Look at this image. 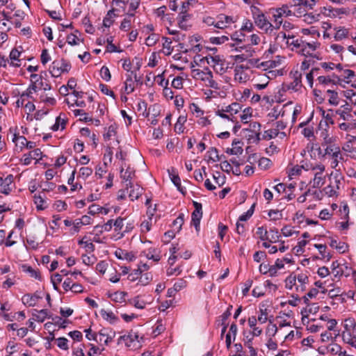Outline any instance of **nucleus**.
Here are the masks:
<instances>
[{
  "instance_id": "412c9836",
  "label": "nucleus",
  "mask_w": 356,
  "mask_h": 356,
  "mask_svg": "<svg viewBox=\"0 0 356 356\" xmlns=\"http://www.w3.org/2000/svg\"><path fill=\"white\" fill-rule=\"evenodd\" d=\"M321 320L324 321L325 324L324 327H326L327 331L331 332L334 336H339L340 334V330L337 329V321L334 318H328L327 316H321Z\"/></svg>"
},
{
  "instance_id": "39448f33",
  "label": "nucleus",
  "mask_w": 356,
  "mask_h": 356,
  "mask_svg": "<svg viewBox=\"0 0 356 356\" xmlns=\"http://www.w3.org/2000/svg\"><path fill=\"white\" fill-rule=\"evenodd\" d=\"M194 64L191 63V76L193 79L203 81L207 87L215 90H220V85L213 80V73L208 67H205L204 70H202L194 68Z\"/></svg>"
},
{
  "instance_id": "b1692460",
  "label": "nucleus",
  "mask_w": 356,
  "mask_h": 356,
  "mask_svg": "<svg viewBox=\"0 0 356 356\" xmlns=\"http://www.w3.org/2000/svg\"><path fill=\"white\" fill-rule=\"evenodd\" d=\"M40 298L41 297L37 293H27L22 296V301L27 307H34Z\"/></svg>"
},
{
  "instance_id": "c03bdc74",
  "label": "nucleus",
  "mask_w": 356,
  "mask_h": 356,
  "mask_svg": "<svg viewBox=\"0 0 356 356\" xmlns=\"http://www.w3.org/2000/svg\"><path fill=\"white\" fill-rule=\"evenodd\" d=\"M331 269L332 273L335 277H341L343 274V270H342L337 261H334L332 263Z\"/></svg>"
},
{
  "instance_id": "79ce46f5",
  "label": "nucleus",
  "mask_w": 356,
  "mask_h": 356,
  "mask_svg": "<svg viewBox=\"0 0 356 356\" xmlns=\"http://www.w3.org/2000/svg\"><path fill=\"white\" fill-rule=\"evenodd\" d=\"M280 238L279 232L277 229H270L268 232L267 240L269 243H276Z\"/></svg>"
},
{
  "instance_id": "473e14b6",
  "label": "nucleus",
  "mask_w": 356,
  "mask_h": 356,
  "mask_svg": "<svg viewBox=\"0 0 356 356\" xmlns=\"http://www.w3.org/2000/svg\"><path fill=\"white\" fill-rule=\"evenodd\" d=\"M237 332V326L236 324H232L229 332L226 335V345L228 348H231L232 341L234 340Z\"/></svg>"
},
{
  "instance_id": "e433bc0d",
  "label": "nucleus",
  "mask_w": 356,
  "mask_h": 356,
  "mask_svg": "<svg viewBox=\"0 0 356 356\" xmlns=\"http://www.w3.org/2000/svg\"><path fill=\"white\" fill-rule=\"evenodd\" d=\"M6 280L1 284V288L8 289L15 284L17 279L15 275L11 274L5 277Z\"/></svg>"
},
{
  "instance_id": "f704fd0d",
  "label": "nucleus",
  "mask_w": 356,
  "mask_h": 356,
  "mask_svg": "<svg viewBox=\"0 0 356 356\" xmlns=\"http://www.w3.org/2000/svg\"><path fill=\"white\" fill-rule=\"evenodd\" d=\"M327 94L328 97V102L332 106H338L340 103V99L338 93L332 90H327Z\"/></svg>"
},
{
  "instance_id": "c85d7f7f",
  "label": "nucleus",
  "mask_w": 356,
  "mask_h": 356,
  "mask_svg": "<svg viewBox=\"0 0 356 356\" xmlns=\"http://www.w3.org/2000/svg\"><path fill=\"white\" fill-rule=\"evenodd\" d=\"M334 31V38L337 41L347 38L349 35V29L343 26L335 27Z\"/></svg>"
},
{
  "instance_id": "7ed1b4c3",
  "label": "nucleus",
  "mask_w": 356,
  "mask_h": 356,
  "mask_svg": "<svg viewBox=\"0 0 356 356\" xmlns=\"http://www.w3.org/2000/svg\"><path fill=\"white\" fill-rule=\"evenodd\" d=\"M325 143L327 145L325 149L324 156L327 155L330 159V166L332 169L336 170V172H339L340 168L339 163L343 160V156L341 153L340 147L337 145H332V138L331 137H325Z\"/></svg>"
},
{
  "instance_id": "393cba45",
  "label": "nucleus",
  "mask_w": 356,
  "mask_h": 356,
  "mask_svg": "<svg viewBox=\"0 0 356 356\" xmlns=\"http://www.w3.org/2000/svg\"><path fill=\"white\" fill-rule=\"evenodd\" d=\"M139 256L144 257L148 259H152L155 262H157L161 259V255L159 251L152 248H149L147 250L142 251Z\"/></svg>"
},
{
  "instance_id": "f3484780",
  "label": "nucleus",
  "mask_w": 356,
  "mask_h": 356,
  "mask_svg": "<svg viewBox=\"0 0 356 356\" xmlns=\"http://www.w3.org/2000/svg\"><path fill=\"white\" fill-rule=\"evenodd\" d=\"M301 74L296 72L293 75V81L283 85L285 91L298 92L302 88Z\"/></svg>"
},
{
  "instance_id": "6e6d98bb",
  "label": "nucleus",
  "mask_w": 356,
  "mask_h": 356,
  "mask_svg": "<svg viewBox=\"0 0 356 356\" xmlns=\"http://www.w3.org/2000/svg\"><path fill=\"white\" fill-rule=\"evenodd\" d=\"M134 90V86L132 78L131 76L127 79L124 83V92L127 94H130Z\"/></svg>"
},
{
  "instance_id": "338daca9",
  "label": "nucleus",
  "mask_w": 356,
  "mask_h": 356,
  "mask_svg": "<svg viewBox=\"0 0 356 356\" xmlns=\"http://www.w3.org/2000/svg\"><path fill=\"white\" fill-rule=\"evenodd\" d=\"M127 295L126 292L118 291L112 295V298L115 302H122L124 301L125 296Z\"/></svg>"
},
{
  "instance_id": "7c9ffc66",
  "label": "nucleus",
  "mask_w": 356,
  "mask_h": 356,
  "mask_svg": "<svg viewBox=\"0 0 356 356\" xmlns=\"http://www.w3.org/2000/svg\"><path fill=\"white\" fill-rule=\"evenodd\" d=\"M115 255L119 259H125L128 261H132L136 259V256L132 252H127L121 249L117 250L115 252Z\"/></svg>"
},
{
  "instance_id": "49530a36",
  "label": "nucleus",
  "mask_w": 356,
  "mask_h": 356,
  "mask_svg": "<svg viewBox=\"0 0 356 356\" xmlns=\"http://www.w3.org/2000/svg\"><path fill=\"white\" fill-rule=\"evenodd\" d=\"M302 17H303V20L307 24H313L314 22H316L318 20L319 15L314 14L312 13H305L304 15Z\"/></svg>"
},
{
  "instance_id": "680f3d73",
  "label": "nucleus",
  "mask_w": 356,
  "mask_h": 356,
  "mask_svg": "<svg viewBox=\"0 0 356 356\" xmlns=\"http://www.w3.org/2000/svg\"><path fill=\"white\" fill-rule=\"evenodd\" d=\"M277 136L278 132L273 128H271L264 131L263 134V138L265 140H270L277 137Z\"/></svg>"
},
{
  "instance_id": "4d7b16f0",
  "label": "nucleus",
  "mask_w": 356,
  "mask_h": 356,
  "mask_svg": "<svg viewBox=\"0 0 356 356\" xmlns=\"http://www.w3.org/2000/svg\"><path fill=\"white\" fill-rule=\"evenodd\" d=\"M6 5V9L4 8L1 10V14L5 17L6 19H8L11 18L10 12L15 9V6L11 2Z\"/></svg>"
},
{
  "instance_id": "0eeeda50",
  "label": "nucleus",
  "mask_w": 356,
  "mask_h": 356,
  "mask_svg": "<svg viewBox=\"0 0 356 356\" xmlns=\"http://www.w3.org/2000/svg\"><path fill=\"white\" fill-rule=\"evenodd\" d=\"M268 14L271 15V22L274 32L278 31L281 27V24H283L284 18H290L289 15L288 7H285L282 4L280 7H272L268 9Z\"/></svg>"
},
{
  "instance_id": "603ef678",
  "label": "nucleus",
  "mask_w": 356,
  "mask_h": 356,
  "mask_svg": "<svg viewBox=\"0 0 356 356\" xmlns=\"http://www.w3.org/2000/svg\"><path fill=\"white\" fill-rule=\"evenodd\" d=\"M336 114L338 115L341 119L345 121H349L353 118L351 113L347 111H343L341 108H339L336 111Z\"/></svg>"
},
{
  "instance_id": "dca6fc26",
  "label": "nucleus",
  "mask_w": 356,
  "mask_h": 356,
  "mask_svg": "<svg viewBox=\"0 0 356 356\" xmlns=\"http://www.w3.org/2000/svg\"><path fill=\"white\" fill-rule=\"evenodd\" d=\"M115 335V332L111 329L103 328L97 333L96 341L99 344L107 345L113 341Z\"/></svg>"
},
{
  "instance_id": "c9c22d12",
  "label": "nucleus",
  "mask_w": 356,
  "mask_h": 356,
  "mask_svg": "<svg viewBox=\"0 0 356 356\" xmlns=\"http://www.w3.org/2000/svg\"><path fill=\"white\" fill-rule=\"evenodd\" d=\"M33 315L34 319L39 322H43L47 318H51V316L48 315L47 309L35 310Z\"/></svg>"
},
{
  "instance_id": "f257e3e1",
  "label": "nucleus",
  "mask_w": 356,
  "mask_h": 356,
  "mask_svg": "<svg viewBox=\"0 0 356 356\" xmlns=\"http://www.w3.org/2000/svg\"><path fill=\"white\" fill-rule=\"evenodd\" d=\"M305 170L309 172V174L313 176L310 180L309 184L314 188H321L325 181L326 175L325 166L321 162H305Z\"/></svg>"
},
{
  "instance_id": "423d86ee",
  "label": "nucleus",
  "mask_w": 356,
  "mask_h": 356,
  "mask_svg": "<svg viewBox=\"0 0 356 356\" xmlns=\"http://www.w3.org/2000/svg\"><path fill=\"white\" fill-rule=\"evenodd\" d=\"M342 326L341 337L343 341L356 348V321L353 318H347L343 320Z\"/></svg>"
},
{
  "instance_id": "72a5a7b5",
  "label": "nucleus",
  "mask_w": 356,
  "mask_h": 356,
  "mask_svg": "<svg viewBox=\"0 0 356 356\" xmlns=\"http://www.w3.org/2000/svg\"><path fill=\"white\" fill-rule=\"evenodd\" d=\"M355 76V72L351 70H344L341 71L339 78V81H343L346 83H350L352 79Z\"/></svg>"
},
{
  "instance_id": "a211bd4d",
  "label": "nucleus",
  "mask_w": 356,
  "mask_h": 356,
  "mask_svg": "<svg viewBox=\"0 0 356 356\" xmlns=\"http://www.w3.org/2000/svg\"><path fill=\"white\" fill-rule=\"evenodd\" d=\"M126 190L131 201L138 199L143 193V188L138 184H134L133 183H127Z\"/></svg>"
},
{
  "instance_id": "ddd939ff",
  "label": "nucleus",
  "mask_w": 356,
  "mask_h": 356,
  "mask_svg": "<svg viewBox=\"0 0 356 356\" xmlns=\"http://www.w3.org/2000/svg\"><path fill=\"white\" fill-rule=\"evenodd\" d=\"M236 21V19L233 16L226 15L225 14H220L216 17V22L215 28L219 29H228L232 26Z\"/></svg>"
},
{
  "instance_id": "4c0bfd02",
  "label": "nucleus",
  "mask_w": 356,
  "mask_h": 356,
  "mask_svg": "<svg viewBox=\"0 0 356 356\" xmlns=\"http://www.w3.org/2000/svg\"><path fill=\"white\" fill-rule=\"evenodd\" d=\"M305 163L301 165H294L288 169V174L290 179H293L294 177L300 175L302 172V169L305 170Z\"/></svg>"
},
{
  "instance_id": "5fc2aeb1",
  "label": "nucleus",
  "mask_w": 356,
  "mask_h": 356,
  "mask_svg": "<svg viewBox=\"0 0 356 356\" xmlns=\"http://www.w3.org/2000/svg\"><path fill=\"white\" fill-rule=\"evenodd\" d=\"M152 280V275L149 273H145L144 274H141L138 282L143 285L145 286L148 284Z\"/></svg>"
},
{
  "instance_id": "13d9d810",
  "label": "nucleus",
  "mask_w": 356,
  "mask_h": 356,
  "mask_svg": "<svg viewBox=\"0 0 356 356\" xmlns=\"http://www.w3.org/2000/svg\"><path fill=\"white\" fill-rule=\"evenodd\" d=\"M66 40L67 42L72 46L79 44L80 42L83 41L74 33L68 35Z\"/></svg>"
},
{
  "instance_id": "58836bf2",
  "label": "nucleus",
  "mask_w": 356,
  "mask_h": 356,
  "mask_svg": "<svg viewBox=\"0 0 356 356\" xmlns=\"http://www.w3.org/2000/svg\"><path fill=\"white\" fill-rule=\"evenodd\" d=\"M189 18L190 15L188 14L181 12L177 17L179 27L185 30L187 29L188 26V25L187 24V22Z\"/></svg>"
},
{
  "instance_id": "37998d69",
  "label": "nucleus",
  "mask_w": 356,
  "mask_h": 356,
  "mask_svg": "<svg viewBox=\"0 0 356 356\" xmlns=\"http://www.w3.org/2000/svg\"><path fill=\"white\" fill-rule=\"evenodd\" d=\"M244 131L246 132L245 137L247 138L249 143H258L260 141V134L254 133L250 131Z\"/></svg>"
},
{
  "instance_id": "aec40b11",
  "label": "nucleus",
  "mask_w": 356,
  "mask_h": 356,
  "mask_svg": "<svg viewBox=\"0 0 356 356\" xmlns=\"http://www.w3.org/2000/svg\"><path fill=\"white\" fill-rule=\"evenodd\" d=\"M227 114H229V121L234 122L236 120L235 115L240 113L242 109V106L236 102L232 103L228 106L223 107Z\"/></svg>"
},
{
  "instance_id": "69168bd1",
  "label": "nucleus",
  "mask_w": 356,
  "mask_h": 356,
  "mask_svg": "<svg viewBox=\"0 0 356 356\" xmlns=\"http://www.w3.org/2000/svg\"><path fill=\"white\" fill-rule=\"evenodd\" d=\"M306 240L300 241L296 246L293 248V251L296 254H301L304 251V248L307 245Z\"/></svg>"
},
{
  "instance_id": "774afa93",
  "label": "nucleus",
  "mask_w": 356,
  "mask_h": 356,
  "mask_svg": "<svg viewBox=\"0 0 356 356\" xmlns=\"http://www.w3.org/2000/svg\"><path fill=\"white\" fill-rule=\"evenodd\" d=\"M207 153L209 154V158L210 160H212L213 161H218L220 160L218 152L216 148H210Z\"/></svg>"
},
{
  "instance_id": "3c124183",
  "label": "nucleus",
  "mask_w": 356,
  "mask_h": 356,
  "mask_svg": "<svg viewBox=\"0 0 356 356\" xmlns=\"http://www.w3.org/2000/svg\"><path fill=\"white\" fill-rule=\"evenodd\" d=\"M54 343L60 348L63 350H67L68 346V340L64 337H59L54 340Z\"/></svg>"
},
{
  "instance_id": "cd10ccee",
  "label": "nucleus",
  "mask_w": 356,
  "mask_h": 356,
  "mask_svg": "<svg viewBox=\"0 0 356 356\" xmlns=\"http://www.w3.org/2000/svg\"><path fill=\"white\" fill-rule=\"evenodd\" d=\"M242 142L238 139H234L232 143V148H228L226 152L232 155H239L243 153Z\"/></svg>"
},
{
  "instance_id": "c756f323",
  "label": "nucleus",
  "mask_w": 356,
  "mask_h": 356,
  "mask_svg": "<svg viewBox=\"0 0 356 356\" xmlns=\"http://www.w3.org/2000/svg\"><path fill=\"white\" fill-rule=\"evenodd\" d=\"M308 123L309 120L303 121L299 124L298 128H302V134L309 138L314 136V128L308 125Z\"/></svg>"
},
{
  "instance_id": "ea45409f",
  "label": "nucleus",
  "mask_w": 356,
  "mask_h": 356,
  "mask_svg": "<svg viewBox=\"0 0 356 356\" xmlns=\"http://www.w3.org/2000/svg\"><path fill=\"white\" fill-rule=\"evenodd\" d=\"M202 217V212L193 211L192 213L191 224L195 226L196 231H200V220Z\"/></svg>"
},
{
  "instance_id": "f8f14e48",
  "label": "nucleus",
  "mask_w": 356,
  "mask_h": 356,
  "mask_svg": "<svg viewBox=\"0 0 356 356\" xmlns=\"http://www.w3.org/2000/svg\"><path fill=\"white\" fill-rule=\"evenodd\" d=\"M238 54L234 56V60L237 62L244 61L253 56L255 53L254 49L250 45L238 46L235 48Z\"/></svg>"
},
{
  "instance_id": "09e8293b",
  "label": "nucleus",
  "mask_w": 356,
  "mask_h": 356,
  "mask_svg": "<svg viewBox=\"0 0 356 356\" xmlns=\"http://www.w3.org/2000/svg\"><path fill=\"white\" fill-rule=\"evenodd\" d=\"M21 53L17 50V49H13L10 53V60H11V65L15 66V67H19L20 66V64L18 63H15V60H17L18 62H19V60H18V58L19 57Z\"/></svg>"
},
{
  "instance_id": "20e7f679",
  "label": "nucleus",
  "mask_w": 356,
  "mask_h": 356,
  "mask_svg": "<svg viewBox=\"0 0 356 356\" xmlns=\"http://www.w3.org/2000/svg\"><path fill=\"white\" fill-rule=\"evenodd\" d=\"M285 287L288 290H295L298 293L303 292L309 282L305 273H291L285 280Z\"/></svg>"
},
{
  "instance_id": "a19ab883",
  "label": "nucleus",
  "mask_w": 356,
  "mask_h": 356,
  "mask_svg": "<svg viewBox=\"0 0 356 356\" xmlns=\"http://www.w3.org/2000/svg\"><path fill=\"white\" fill-rule=\"evenodd\" d=\"M314 247L318 249L319 253L321 254L323 259H326L327 261H330L332 258V255L330 252H327V246L323 244H315Z\"/></svg>"
},
{
  "instance_id": "4468645a",
  "label": "nucleus",
  "mask_w": 356,
  "mask_h": 356,
  "mask_svg": "<svg viewBox=\"0 0 356 356\" xmlns=\"http://www.w3.org/2000/svg\"><path fill=\"white\" fill-rule=\"evenodd\" d=\"M120 340H122L125 345L131 349H137L140 347L138 334L136 332H131L127 335L121 337Z\"/></svg>"
},
{
  "instance_id": "a18cd8bd",
  "label": "nucleus",
  "mask_w": 356,
  "mask_h": 356,
  "mask_svg": "<svg viewBox=\"0 0 356 356\" xmlns=\"http://www.w3.org/2000/svg\"><path fill=\"white\" fill-rule=\"evenodd\" d=\"M261 83H257L254 84V88L257 90H263L266 88V87L268 84V79H270V76H266V74H264L261 76Z\"/></svg>"
},
{
  "instance_id": "864d4df0",
  "label": "nucleus",
  "mask_w": 356,
  "mask_h": 356,
  "mask_svg": "<svg viewBox=\"0 0 356 356\" xmlns=\"http://www.w3.org/2000/svg\"><path fill=\"white\" fill-rule=\"evenodd\" d=\"M164 42L163 43V53L165 55H170L172 53V49L171 48L172 41L170 38H163Z\"/></svg>"
},
{
  "instance_id": "4be33fe9",
  "label": "nucleus",
  "mask_w": 356,
  "mask_h": 356,
  "mask_svg": "<svg viewBox=\"0 0 356 356\" xmlns=\"http://www.w3.org/2000/svg\"><path fill=\"white\" fill-rule=\"evenodd\" d=\"M31 85L29 88V94L32 93V91L36 92L41 89L42 86V78L41 75L37 74H32L31 75Z\"/></svg>"
},
{
  "instance_id": "6e6552de",
  "label": "nucleus",
  "mask_w": 356,
  "mask_h": 356,
  "mask_svg": "<svg viewBox=\"0 0 356 356\" xmlns=\"http://www.w3.org/2000/svg\"><path fill=\"white\" fill-rule=\"evenodd\" d=\"M268 14L271 15V22L274 32L278 31L281 27V24H283L284 18H290L289 15L288 7H285L282 4L280 7H272L268 9Z\"/></svg>"
},
{
  "instance_id": "6ab92c4d",
  "label": "nucleus",
  "mask_w": 356,
  "mask_h": 356,
  "mask_svg": "<svg viewBox=\"0 0 356 356\" xmlns=\"http://www.w3.org/2000/svg\"><path fill=\"white\" fill-rule=\"evenodd\" d=\"M318 44L315 42H306L302 41L298 52L302 54L304 56L312 55V54L316 49Z\"/></svg>"
},
{
  "instance_id": "1a4fd4ad",
  "label": "nucleus",
  "mask_w": 356,
  "mask_h": 356,
  "mask_svg": "<svg viewBox=\"0 0 356 356\" xmlns=\"http://www.w3.org/2000/svg\"><path fill=\"white\" fill-rule=\"evenodd\" d=\"M284 5L288 7L290 17H301L307 12V7L312 9V5H310L307 0H291Z\"/></svg>"
},
{
  "instance_id": "9d476101",
  "label": "nucleus",
  "mask_w": 356,
  "mask_h": 356,
  "mask_svg": "<svg viewBox=\"0 0 356 356\" xmlns=\"http://www.w3.org/2000/svg\"><path fill=\"white\" fill-rule=\"evenodd\" d=\"M332 176H333L334 180L330 179V184L323 189V192L328 197L337 196L341 184V177L339 172H332L330 177Z\"/></svg>"
},
{
  "instance_id": "e2e57ef3",
  "label": "nucleus",
  "mask_w": 356,
  "mask_h": 356,
  "mask_svg": "<svg viewBox=\"0 0 356 356\" xmlns=\"http://www.w3.org/2000/svg\"><path fill=\"white\" fill-rule=\"evenodd\" d=\"M327 353H331V354H334V355H337L339 353V356H341V347L336 343H332V344L329 345L327 348Z\"/></svg>"
},
{
  "instance_id": "de8ad7c7",
  "label": "nucleus",
  "mask_w": 356,
  "mask_h": 356,
  "mask_svg": "<svg viewBox=\"0 0 356 356\" xmlns=\"http://www.w3.org/2000/svg\"><path fill=\"white\" fill-rule=\"evenodd\" d=\"M130 304L134 305L137 309H144L146 305V302L141 300L140 296H136L134 298L129 300Z\"/></svg>"
},
{
  "instance_id": "2eb2a0df",
  "label": "nucleus",
  "mask_w": 356,
  "mask_h": 356,
  "mask_svg": "<svg viewBox=\"0 0 356 356\" xmlns=\"http://www.w3.org/2000/svg\"><path fill=\"white\" fill-rule=\"evenodd\" d=\"M43 157L42 152L40 149H35L27 154H24L21 159L22 163L28 165L32 161H35V163L42 160Z\"/></svg>"
},
{
  "instance_id": "052dcab7",
  "label": "nucleus",
  "mask_w": 356,
  "mask_h": 356,
  "mask_svg": "<svg viewBox=\"0 0 356 356\" xmlns=\"http://www.w3.org/2000/svg\"><path fill=\"white\" fill-rule=\"evenodd\" d=\"M258 165L261 170H266L270 167L272 161L268 158L262 157L259 160Z\"/></svg>"
},
{
  "instance_id": "5701e85b",
  "label": "nucleus",
  "mask_w": 356,
  "mask_h": 356,
  "mask_svg": "<svg viewBox=\"0 0 356 356\" xmlns=\"http://www.w3.org/2000/svg\"><path fill=\"white\" fill-rule=\"evenodd\" d=\"M14 177L12 175H8L4 180L1 181V193L8 195L13 188L15 184L13 183Z\"/></svg>"
},
{
  "instance_id": "bb28decb",
  "label": "nucleus",
  "mask_w": 356,
  "mask_h": 356,
  "mask_svg": "<svg viewBox=\"0 0 356 356\" xmlns=\"http://www.w3.org/2000/svg\"><path fill=\"white\" fill-rule=\"evenodd\" d=\"M135 177V170L130 166H128L125 170H124L123 166L120 170V177L122 180L127 183H132L131 180Z\"/></svg>"
},
{
  "instance_id": "9b49d317",
  "label": "nucleus",
  "mask_w": 356,
  "mask_h": 356,
  "mask_svg": "<svg viewBox=\"0 0 356 356\" xmlns=\"http://www.w3.org/2000/svg\"><path fill=\"white\" fill-rule=\"evenodd\" d=\"M70 68V64L64 60H54L49 67V72L52 76L58 77L62 73L68 72Z\"/></svg>"
},
{
  "instance_id": "f03ea898",
  "label": "nucleus",
  "mask_w": 356,
  "mask_h": 356,
  "mask_svg": "<svg viewBox=\"0 0 356 356\" xmlns=\"http://www.w3.org/2000/svg\"><path fill=\"white\" fill-rule=\"evenodd\" d=\"M251 13L254 25L266 34L274 32L273 23L269 19L268 10L263 11L256 6L251 7Z\"/></svg>"
},
{
  "instance_id": "a878e982",
  "label": "nucleus",
  "mask_w": 356,
  "mask_h": 356,
  "mask_svg": "<svg viewBox=\"0 0 356 356\" xmlns=\"http://www.w3.org/2000/svg\"><path fill=\"white\" fill-rule=\"evenodd\" d=\"M283 38L286 40V43L289 47H291L292 50L296 49L297 51L300 48L302 42V40L296 38L293 35L283 33Z\"/></svg>"
},
{
  "instance_id": "8fccbe9b",
  "label": "nucleus",
  "mask_w": 356,
  "mask_h": 356,
  "mask_svg": "<svg viewBox=\"0 0 356 356\" xmlns=\"http://www.w3.org/2000/svg\"><path fill=\"white\" fill-rule=\"evenodd\" d=\"M241 122L243 123H248L250 118L252 117V109L250 108H246L243 111V113L239 115Z\"/></svg>"
},
{
  "instance_id": "bf43d9fd",
  "label": "nucleus",
  "mask_w": 356,
  "mask_h": 356,
  "mask_svg": "<svg viewBox=\"0 0 356 356\" xmlns=\"http://www.w3.org/2000/svg\"><path fill=\"white\" fill-rule=\"evenodd\" d=\"M116 135V128L113 125H111L106 130V132L104 134V138L105 140H109L112 137Z\"/></svg>"
},
{
  "instance_id": "2f4dec72",
  "label": "nucleus",
  "mask_w": 356,
  "mask_h": 356,
  "mask_svg": "<svg viewBox=\"0 0 356 356\" xmlns=\"http://www.w3.org/2000/svg\"><path fill=\"white\" fill-rule=\"evenodd\" d=\"M248 76L242 67H236L234 70V80L239 83H245Z\"/></svg>"
},
{
  "instance_id": "0e129e2a",
  "label": "nucleus",
  "mask_w": 356,
  "mask_h": 356,
  "mask_svg": "<svg viewBox=\"0 0 356 356\" xmlns=\"http://www.w3.org/2000/svg\"><path fill=\"white\" fill-rule=\"evenodd\" d=\"M100 313L102 316L107 321H115L117 319L115 314L111 311L102 309Z\"/></svg>"
}]
</instances>
